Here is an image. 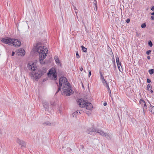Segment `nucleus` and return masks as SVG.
<instances>
[{
	"label": "nucleus",
	"mask_w": 154,
	"mask_h": 154,
	"mask_svg": "<svg viewBox=\"0 0 154 154\" xmlns=\"http://www.w3.org/2000/svg\"><path fill=\"white\" fill-rule=\"evenodd\" d=\"M130 21V19H128L126 20V22L127 23H129Z\"/></svg>",
	"instance_id": "obj_36"
},
{
	"label": "nucleus",
	"mask_w": 154,
	"mask_h": 154,
	"mask_svg": "<svg viewBox=\"0 0 154 154\" xmlns=\"http://www.w3.org/2000/svg\"><path fill=\"white\" fill-rule=\"evenodd\" d=\"M56 84L58 86L56 94L61 90V88L62 91H63L62 94H66V96H68L73 94V91L71 90L70 84L65 77L63 76L60 78L59 85L57 82H56Z\"/></svg>",
	"instance_id": "obj_1"
},
{
	"label": "nucleus",
	"mask_w": 154,
	"mask_h": 154,
	"mask_svg": "<svg viewBox=\"0 0 154 154\" xmlns=\"http://www.w3.org/2000/svg\"><path fill=\"white\" fill-rule=\"evenodd\" d=\"M82 146V148H84V146H83V145H82V146Z\"/></svg>",
	"instance_id": "obj_52"
},
{
	"label": "nucleus",
	"mask_w": 154,
	"mask_h": 154,
	"mask_svg": "<svg viewBox=\"0 0 154 154\" xmlns=\"http://www.w3.org/2000/svg\"><path fill=\"white\" fill-rule=\"evenodd\" d=\"M152 15H154V12L151 14Z\"/></svg>",
	"instance_id": "obj_50"
},
{
	"label": "nucleus",
	"mask_w": 154,
	"mask_h": 154,
	"mask_svg": "<svg viewBox=\"0 0 154 154\" xmlns=\"http://www.w3.org/2000/svg\"><path fill=\"white\" fill-rule=\"evenodd\" d=\"M147 59H148V60H149L150 59V57L149 56H147Z\"/></svg>",
	"instance_id": "obj_46"
},
{
	"label": "nucleus",
	"mask_w": 154,
	"mask_h": 154,
	"mask_svg": "<svg viewBox=\"0 0 154 154\" xmlns=\"http://www.w3.org/2000/svg\"><path fill=\"white\" fill-rule=\"evenodd\" d=\"M154 72V69H151L149 70V72L150 74H152Z\"/></svg>",
	"instance_id": "obj_19"
},
{
	"label": "nucleus",
	"mask_w": 154,
	"mask_h": 154,
	"mask_svg": "<svg viewBox=\"0 0 154 154\" xmlns=\"http://www.w3.org/2000/svg\"><path fill=\"white\" fill-rule=\"evenodd\" d=\"M42 104L44 107L46 109H48L49 108L48 103V102L43 101L42 102Z\"/></svg>",
	"instance_id": "obj_11"
},
{
	"label": "nucleus",
	"mask_w": 154,
	"mask_h": 154,
	"mask_svg": "<svg viewBox=\"0 0 154 154\" xmlns=\"http://www.w3.org/2000/svg\"><path fill=\"white\" fill-rule=\"evenodd\" d=\"M27 66L29 69H31L32 71H34L35 70L34 67V65L33 63L31 65L30 63H29Z\"/></svg>",
	"instance_id": "obj_10"
},
{
	"label": "nucleus",
	"mask_w": 154,
	"mask_h": 154,
	"mask_svg": "<svg viewBox=\"0 0 154 154\" xmlns=\"http://www.w3.org/2000/svg\"><path fill=\"white\" fill-rule=\"evenodd\" d=\"M107 105V103H106V102H105L103 103V105H104V106H106V105Z\"/></svg>",
	"instance_id": "obj_39"
},
{
	"label": "nucleus",
	"mask_w": 154,
	"mask_h": 154,
	"mask_svg": "<svg viewBox=\"0 0 154 154\" xmlns=\"http://www.w3.org/2000/svg\"><path fill=\"white\" fill-rule=\"evenodd\" d=\"M102 81V83H103V85L106 86V83H108L107 82H106V81L105 80V79H104Z\"/></svg>",
	"instance_id": "obj_23"
},
{
	"label": "nucleus",
	"mask_w": 154,
	"mask_h": 154,
	"mask_svg": "<svg viewBox=\"0 0 154 154\" xmlns=\"http://www.w3.org/2000/svg\"><path fill=\"white\" fill-rule=\"evenodd\" d=\"M73 7H74V10H77V9H76V7H75L73 5Z\"/></svg>",
	"instance_id": "obj_45"
},
{
	"label": "nucleus",
	"mask_w": 154,
	"mask_h": 154,
	"mask_svg": "<svg viewBox=\"0 0 154 154\" xmlns=\"http://www.w3.org/2000/svg\"><path fill=\"white\" fill-rule=\"evenodd\" d=\"M152 20H154V16H152L150 18Z\"/></svg>",
	"instance_id": "obj_38"
},
{
	"label": "nucleus",
	"mask_w": 154,
	"mask_h": 154,
	"mask_svg": "<svg viewBox=\"0 0 154 154\" xmlns=\"http://www.w3.org/2000/svg\"><path fill=\"white\" fill-rule=\"evenodd\" d=\"M100 79L102 80V81L104 79H105L104 78L103 75L100 76Z\"/></svg>",
	"instance_id": "obj_33"
},
{
	"label": "nucleus",
	"mask_w": 154,
	"mask_h": 154,
	"mask_svg": "<svg viewBox=\"0 0 154 154\" xmlns=\"http://www.w3.org/2000/svg\"><path fill=\"white\" fill-rule=\"evenodd\" d=\"M83 69L82 67H81L80 68V70L81 71H82L83 70Z\"/></svg>",
	"instance_id": "obj_44"
},
{
	"label": "nucleus",
	"mask_w": 154,
	"mask_h": 154,
	"mask_svg": "<svg viewBox=\"0 0 154 154\" xmlns=\"http://www.w3.org/2000/svg\"><path fill=\"white\" fill-rule=\"evenodd\" d=\"M2 41L6 44L13 45L17 47L20 46L21 45L20 42L18 41V39H12L10 38H2Z\"/></svg>",
	"instance_id": "obj_4"
},
{
	"label": "nucleus",
	"mask_w": 154,
	"mask_h": 154,
	"mask_svg": "<svg viewBox=\"0 0 154 154\" xmlns=\"http://www.w3.org/2000/svg\"><path fill=\"white\" fill-rule=\"evenodd\" d=\"M106 86L107 89V90H108V91L109 92V91H111V90H110V89L109 87V86L108 84L106 83Z\"/></svg>",
	"instance_id": "obj_25"
},
{
	"label": "nucleus",
	"mask_w": 154,
	"mask_h": 154,
	"mask_svg": "<svg viewBox=\"0 0 154 154\" xmlns=\"http://www.w3.org/2000/svg\"><path fill=\"white\" fill-rule=\"evenodd\" d=\"M80 111V110H78L75 112H74L72 114V116L73 117H75L76 116L77 114L78 113V111Z\"/></svg>",
	"instance_id": "obj_17"
},
{
	"label": "nucleus",
	"mask_w": 154,
	"mask_h": 154,
	"mask_svg": "<svg viewBox=\"0 0 154 154\" xmlns=\"http://www.w3.org/2000/svg\"><path fill=\"white\" fill-rule=\"evenodd\" d=\"M86 132L90 134L94 135L95 132L100 134L103 136H105L108 140H110L112 137L111 134L105 133L100 129L94 128L93 127L87 129Z\"/></svg>",
	"instance_id": "obj_2"
},
{
	"label": "nucleus",
	"mask_w": 154,
	"mask_h": 154,
	"mask_svg": "<svg viewBox=\"0 0 154 154\" xmlns=\"http://www.w3.org/2000/svg\"><path fill=\"white\" fill-rule=\"evenodd\" d=\"M142 107L143 108V110L144 111V110H146L147 108V106L145 103V105L144 104L142 106Z\"/></svg>",
	"instance_id": "obj_22"
},
{
	"label": "nucleus",
	"mask_w": 154,
	"mask_h": 154,
	"mask_svg": "<svg viewBox=\"0 0 154 154\" xmlns=\"http://www.w3.org/2000/svg\"><path fill=\"white\" fill-rule=\"evenodd\" d=\"M109 93V95L110 97H111V91H109L108 92Z\"/></svg>",
	"instance_id": "obj_41"
},
{
	"label": "nucleus",
	"mask_w": 154,
	"mask_h": 154,
	"mask_svg": "<svg viewBox=\"0 0 154 154\" xmlns=\"http://www.w3.org/2000/svg\"><path fill=\"white\" fill-rule=\"evenodd\" d=\"M66 149L67 151L69 152H70L72 150L69 147L68 148Z\"/></svg>",
	"instance_id": "obj_32"
},
{
	"label": "nucleus",
	"mask_w": 154,
	"mask_h": 154,
	"mask_svg": "<svg viewBox=\"0 0 154 154\" xmlns=\"http://www.w3.org/2000/svg\"><path fill=\"white\" fill-rule=\"evenodd\" d=\"M136 35L137 36L139 37L141 35V34L140 33L136 32Z\"/></svg>",
	"instance_id": "obj_30"
},
{
	"label": "nucleus",
	"mask_w": 154,
	"mask_h": 154,
	"mask_svg": "<svg viewBox=\"0 0 154 154\" xmlns=\"http://www.w3.org/2000/svg\"><path fill=\"white\" fill-rule=\"evenodd\" d=\"M37 52L39 54V61L41 64L45 63L44 59H45L48 53V50L44 46H39L37 48Z\"/></svg>",
	"instance_id": "obj_3"
},
{
	"label": "nucleus",
	"mask_w": 154,
	"mask_h": 154,
	"mask_svg": "<svg viewBox=\"0 0 154 154\" xmlns=\"http://www.w3.org/2000/svg\"><path fill=\"white\" fill-rule=\"evenodd\" d=\"M61 107H59V112L60 113H62V111L61 110Z\"/></svg>",
	"instance_id": "obj_31"
},
{
	"label": "nucleus",
	"mask_w": 154,
	"mask_h": 154,
	"mask_svg": "<svg viewBox=\"0 0 154 154\" xmlns=\"http://www.w3.org/2000/svg\"><path fill=\"white\" fill-rule=\"evenodd\" d=\"M116 63H119V62H119V61H116Z\"/></svg>",
	"instance_id": "obj_51"
},
{
	"label": "nucleus",
	"mask_w": 154,
	"mask_h": 154,
	"mask_svg": "<svg viewBox=\"0 0 154 154\" xmlns=\"http://www.w3.org/2000/svg\"><path fill=\"white\" fill-rule=\"evenodd\" d=\"M139 103L142 106H143V105L144 104L145 105V101L142 99H141L140 100Z\"/></svg>",
	"instance_id": "obj_13"
},
{
	"label": "nucleus",
	"mask_w": 154,
	"mask_h": 154,
	"mask_svg": "<svg viewBox=\"0 0 154 154\" xmlns=\"http://www.w3.org/2000/svg\"><path fill=\"white\" fill-rule=\"evenodd\" d=\"M82 51L84 52H87V49L85 47L83 46H81Z\"/></svg>",
	"instance_id": "obj_16"
},
{
	"label": "nucleus",
	"mask_w": 154,
	"mask_h": 154,
	"mask_svg": "<svg viewBox=\"0 0 154 154\" xmlns=\"http://www.w3.org/2000/svg\"><path fill=\"white\" fill-rule=\"evenodd\" d=\"M151 9L152 11H154V6H152L151 8Z\"/></svg>",
	"instance_id": "obj_37"
},
{
	"label": "nucleus",
	"mask_w": 154,
	"mask_h": 154,
	"mask_svg": "<svg viewBox=\"0 0 154 154\" xmlns=\"http://www.w3.org/2000/svg\"><path fill=\"white\" fill-rule=\"evenodd\" d=\"M52 124V123H50L49 121H46L43 123V125H44L49 126H51Z\"/></svg>",
	"instance_id": "obj_12"
},
{
	"label": "nucleus",
	"mask_w": 154,
	"mask_h": 154,
	"mask_svg": "<svg viewBox=\"0 0 154 154\" xmlns=\"http://www.w3.org/2000/svg\"><path fill=\"white\" fill-rule=\"evenodd\" d=\"M76 57H77V58L79 59V58H80V57L79 55V53H78V51L76 52Z\"/></svg>",
	"instance_id": "obj_26"
},
{
	"label": "nucleus",
	"mask_w": 154,
	"mask_h": 154,
	"mask_svg": "<svg viewBox=\"0 0 154 154\" xmlns=\"http://www.w3.org/2000/svg\"><path fill=\"white\" fill-rule=\"evenodd\" d=\"M75 14H76L77 17L78 18V16L77 15V13L78 12V10H75Z\"/></svg>",
	"instance_id": "obj_34"
},
{
	"label": "nucleus",
	"mask_w": 154,
	"mask_h": 154,
	"mask_svg": "<svg viewBox=\"0 0 154 154\" xmlns=\"http://www.w3.org/2000/svg\"><path fill=\"white\" fill-rule=\"evenodd\" d=\"M17 142L21 145V147H26V143L23 141L17 139Z\"/></svg>",
	"instance_id": "obj_8"
},
{
	"label": "nucleus",
	"mask_w": 154,
	"mask_h": 154,
	"mask_svg": "<svg viewBox=\"0 0 154 154\" xmlns=\"http://www.w3.org/2000/svg\"><path fill=\"white\" fill-rule=\"evenodd\" d=\"M0 134H2L1 129L0 128Z\"/></svg>",
	"instance_id": "obj_48"
},
{
	"label": "nucleus",
	"mask_w": 154,
	"mask_h": 154,
	"mask_svg": "<svg viewBox=\"0 0 154 154\" xmlns=\"http://www.w3.org/2000/svg\"><path fill=\"white\" fill-rule=\"evenodd\" d=\"M146 25L145 23H143L141 25V27L143 28H145L146 27Z\"/></svg>",
	"instance_id": "obj_27"
},
{
	"label": "nucleus",
	"mask_w": 154,
	"mask_h": 154,
	"mask_svg": "<svg viewBox=\"0 0 154 154\" xmlns=\"http://www.w3.org/2000/svg\"><path fill=\"white\" fill-rule=\"evenodd\" d=\"M91 75V71H89V76L90 77V75Z\"/></svg>",
	"instance_id": "obj_42"
},
{
	"label": "nucleus",
	"mask_w": 154,
	"mask_h": 154,
	"mask_svg": "<svg viewBox=\"0 0 154 154\" xmlns=\"http://www.w3.org/2000/svg\"><path fill=\"white\" fill-rule=\"evenodd\" d=\"M148 44L150 47H152V43L150 40L148 41Z\"/></svg>",
	"instance_id": "obj_24"
},
{
	"label": "nucleus",
	"mask_w": 154,
	"mask_h": 154,
	"mask_svg": "<svg viewBox=\"0 0 154 154\" xmlns=\"http://www.w3.org/2000/svg\"><path fill=\"white\" fill-rule=\"evenodd\" d=\"M117 32L118 33H119V32H118V30H117Z\"/></svg>",
	"instance_id": "obj_53"
},
{
	"label": "nucleus",
	"mask_w": 154,
	"mask_h": 154,
	"mask_svg": "<svg viewBox=\"0 0 154 154\" xmlns=\"http://www.w3.org/2000/svg\"><path fill=\"white\" fill-rule=\"evenodd\" d=\"M147 88L148 90H151L152 87L150 84H148L147 86Z\"/></svg>",
	"instance_id": "obj_21"
},
{
	"label": "nucleus",
	"mask_w": 154,
	"mask_h": 154,
	"mask_svg": "<svg viewBox=\"0 0 154 154\" xmlns=\"http://www.w3.org/2000/svg\"><path fill=\"white\" fill-rule=\"evenodd\" d=\"M78 104L80 107H85L88 110H91L93 108L92 105L91 103L87 102L83 98L79 99L77 101Z\"/></svg>",
	"instance_id": "obj_5"
},
{
	"label": "nucleus",
	"mask_w": 154,
	"mask_h": 154,
	"mask_svg": "<svg viewBox=\"0 0 154 154\" xmlns=\"http://www.w3.org/2000/svg\"><path fill=\"white\" fill-rule=\"evenodd\" d=\"M150 106L151 107V109H150L149 110L152 113L154 114V106L150 105Z\"/></svg>",
	"instance_id": "obj_14"
},
{
	"label": "nucleus",
	"mask_w": 154,
	"mask_h": 154,
	"mask_svg": "<svg viewBox=\"0 0 154 154\" xmlns=\"http://www.w3.org/2000/svg\"><path fill=\"white\" fill-rule=\"evenodd\" d=\"M48 75H52V79L56 80L57 79V72L55 70L50 69L48 73Z\"/></svg>",
	"instance_id": "obj_7"
},
{
	"label": "nucleus",
	"mask_w": 154,
	"mask_h": 154,
	"mask_svg": "<svg viewBox=\"0 0 154 154\" xmlns=\"http://www.w3.org/2000/svg\"><path fill=\"white\" fill-rule=\"evenodd\" d=\"M54 58L56 63H60V60L57 56H55Z\"/></svg>",
	"instance_id": "obj_15"
},
{
	"label": "nucleus",
	"mask_w": 154,
	"mask_h": 154,
	"mask_svg": "<svg viewBox=\"0 0 154 154\" xmlns=\"http://www.w3.org/2000/svg\"><path fill=\"white\" fill-rule=\"evenodd\" d=\"M103 72L100 71V76H102V75H103Z\"/></svg>",
	"instance_id": "obj_40"
},
{
	"label": "nucleus",
	"mask_w": 154,
	"mask_h": 154,
	"mask_svg": "<svg viewBox=\"0 0 154 154\" xmlns=\"http://www.w3.org/2000/svg\"><path fill=\"white\" fill-rule=\"evenodd\" d=\"M43 74L42 71L40 69H38L35 70V72L34 74V72H31L30 75L32 77L33 79L35 80H37L39 79Z\"/></svg>",
	"instance_id": "obj_6"
},
{
	"label": "nucleus",
	"mask_w": 154,
	"mask_h": 154,
	"mask_svg": "<svg viewBox=\"0 0 154 154\" xmlns=\"http://www.w3.org/2000/svg\"><path fill=\"white\" fill-rule=\"evenodd\" d=\"M151 82V80L150 79H147V82L148 83H150Z\"/></svg>",
	"instance_id": "obj_35"
},
{
	"label": "nucleus",
	"mask_w": 154,
	"mask_h": 154,
	"mask_svg": "<svg viewBox=\"0 0 154 154\" xmlns=\"http://www.w3.org/2000/svg\"><path fill=\"white\" fill-rule=\"evenodd\" d=\"M17 53L18 55H20L22 56H23L25 54V51L23 49H20L17 51Z\"/></svg>",
	"instance_id": "obj_9"
},
{
	"label": "nucleus",
	"mask_w": 154,
	"mask_h": 154,
	"mask_svg": "<svg viewBox=\"0 0 154 154\" xmlns=\"http://www.w3.org/2000/svg\"><path fill=\"white\" fill-rule=\"evenodd\" d=\"M150 90L151 93H152L153 92V91L152 90Z\"/></svg>",
	"instance_id": "obj_49"
},
{
	"label": "nucleus",
	"mask_w": 154,
	"mask_h": 154,
	"mask_svg": "<svg viewBox=\"0 0 154 154\" xmlns=\"http://www.w3.org/2000/svg\"><path fill=\"white\" fill-rule=\"evenodd\" d=\"M94 4L95 6L96 7V9H94V10L97 11V1L96 0H94Z\"/></svg>",
	"instance_id": "obj_20"
},
{
	"label": "nucleus",
	"mask_w": 154,
	"mask_h": 154,
	"mask_svg": "<svg viewBox=\"0 0 154 154\" xmlns=\"http://www.w3.org/2000/svg\"><path fill=\"white\" fill-rule=\"evenodd\" d=\"M14 54H15V52H14V51H13L12 53V55H11L12 56H14Z\"/></svg>",
	"instance_id": "obj_43"
},
{
	"label": "nucleus",
	"mask_w": 154,
	"mask_h": 154,
	"mask_svg": "<svg viewBox=\"0 0 154 154\" xmlns=\"http://www.w3.org/2000/svg\"><path fill=\"white\" fill-rule=\"evenodd\" d=\"M116 61H118L119 60V58L117 55H116Z\"/></svg>",
	"instance_id": "obj_29"
},
{
	"label": "nucleus",
	"mask_w": 154,
	"mask_h": 154,
	"mask_svg": "<svg viewBox=\"0 0 154 154\" xmlns=\"http://www.w3.org/2000/svg\"><path fill=\"white\" fill-rule=\"evenodd\" d=\"M151 52L150 50H149L146 52V54L147 55H149Z\"/></svg>",
	"instance_id": "obj_28"
},
{
	"label": "nucleus",
	"mask_w": 154,
	"mask_h": 154,
	"mask_svg": "<svg viewBox=\"0 0 154 154\" xmlns=\"http://www.w3.org/2000/svg\"><path fill=\"white\" fill-rule=\"evenodd\" d=\"M117 64L118 66V69H119V70L120 71H121V70L120 69V66H121L122 67L121 65V63L120 62H119V63H117Z\"/></svg>",
	"instance_id": "obj_18"
},
{
	"label": "nucleus",
	"mask_w": 154,
	"mask_h": 154,
	"mask_svg": "<svg viewBox=\"0 0 154 154\" xmlns=\"http://www.w3.org/2000/svg\"><path fill=\"white\" fill-rule=\"evenodd\" d=\"M81 111V110H80V111H78V113H79V114H81L80 112Z\"/></svg>",
	"instance_id": "obj_47"
}]
</instances>
